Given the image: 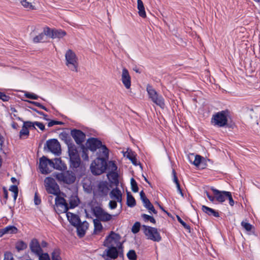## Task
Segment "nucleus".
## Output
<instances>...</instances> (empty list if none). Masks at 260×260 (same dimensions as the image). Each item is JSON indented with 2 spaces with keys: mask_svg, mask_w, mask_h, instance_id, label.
Instances as JSON below:
<instances>
[{
  "mask_svg": "<svg viewBox=\"0 0 260 260\" xmlns=\"http://www.w3.org/2000/svg\"><path fill=\"white\" fill-rule=\"evenodd\" d=\"M52 32L53 29H51L49 27H45L44 28L43 31L42 32V34H44V36L46 35L51 38Z\"/></svg>",
  "mask_w": 260,
  "mask_h": 260,
  "instance_id": "48",
  "label": "nucleus"
},
{
  "mask_svg": "<svg viewBox=\"0 0 260 260\" xmlns=\"http://www.w3.org/2000/svg\"><path fill=\"white\" fill-rule=\"evenodd\" d=\"M140 196L144 206L148 210L149 212H152L156 214L157 213V211L155 210L153 205L150 203V201L147 198L143 191H141L140 192Z\"/></svg>",
  "mask_w": 260,
  "mask_h": 260,
  "instance_id": "14",
  "label": "nucleus"
},
{
  "mask_svg": "<svg viewBox=\"0 0 260 260\" xmlns=\"http://www.w3.org/2000/svg\"><path fill=\"white\" fill-rule=\"evenodd\" d=\"M226 199H228L229 200V204L231 206H234V201L232 198V194L230 192H229V194L228 195Z\"/></svg>",
  "mask_w": 260,
  "mask_h": 260,
  "instance_id": "62",
  "label": "nucleus"
},
{
  "mask_svg": "<svg viewBox=\"0 0 260 260\" xmlns=\"http://www.w3.org/2000/svg\"><path fill=\"white\" fill-rule=\"evenodd\" d=\"M34 125H36L37 126H38L42 131H43L45 129L44 125L42 123H41V122H34Z\"/></svg>",
  "mask_w": 260,
  "mask_h": 260,
  "instance_id": "61",
  "label": "nucleus"
},
{
  "mask_svg": "<svg viewBox=\"0 0 260 260\" xmlns=\"http://www.w3.org/2000/svg\"><path fill=\"white\" fill-rule=\"evenodd\" d=\"M68 152L70 157L79 155L76 147L74 145H69Z\"/></svg>",
  "mask_w": 260,
  "mask_h": 260,
  "instance_id": "33",
  "label": "nucleus"
},
{
  "mask_svg": "<svg viewBox=\"0 0 260 260\" xmlns=\"http://www.w3.org/2000/svg\"><path fill=\"white\" fill-rule=\"evenodd\" d=\"M87 152V149H84L82 151V157L83 159L84 160H88V155Z\"/></svg>",
  "mask_w": 260,
  "mask_h": 260,
  "instance_id": "53",
  "label": "nucleus"
},
{
  "mask_svg": "<svg viewBox=\"0 0 260 260\" xmlns=\"http://www.w3.org/2000/svg\"><path fill=\"white\" fill-rule=\"evenodd\" d=\"M65 64L71 71L78 72V58L76 53L71 49H68L65 53Z\"/></svg>",
  "mask_w": 260,
  "mask_h": 260,
  "instance_id": "1",
  "label": "nucleus"
},
{
  "mask_svg": "<svg viewBox=\"0 0 260 260\" xmlns=\"http://www.w3.org/2000/svg\"><path fill=\"white\" fill-rule=\"evenodd\" d=\"M48 149L53 153L59 155L61 153V148L59 142L56 139H52L47 141Z\"/></svg>",
  "mask_w": 260,
  "mask_h": 260,
  "instance_id": "13",
  "label": "nucleus"
},
{
  "mask_svg": "<svg viewBox=\"0 0 260 260\" xmlns=\"http://www.w3.org/2000/svg\"><path fill=\"white\" fill-rule=\"evenodd\" d=\"M90 170L92 174L100 175L106 170V161L104 158L98 157L91 164Z\"/></svg>",
  "mask_w": 260,
  "mask_h": 260,
  "instance_id": "3",
  "label": "nucleus"
},
{
  "mask_svg": "<svg viewBox=\"0 0 260 260\" xmlns=\"http://www.w3.org/2000/svg\"><path fill=\"white\" fill-rule=\"evenodd\" d=\"M0 99L4 102L8 101L10 97L3 92H0Z\"/></svg>",
  "mask_w": 260,
  "mask_h": 260,
  "instance_id": "57",
  "label": "nucleus"
},
{
  "mask_svg": "<svg viewBox=\"0 0 260 260\" xmlns=\"http://www.w3.org/2000/svg\"><path fill=\"white\" fill-rule=\"evenodd\" d=\"M89 224L87 221H80L75 227L77 229V235L80 237H83L88 228Z\"/></svg>",
  "mask_w": 260,
  "mask_h": 260,
  "instance_id": "20",
  "label": "nucleus"
},
{
  "mask_svg": "<svg viewBox=\"0 0 260 260\" xmlns=\"http://www.w3.org/2000/svg\"><path fill=\"white\" fill-rule=\"evenodd\" d=\"M140 228V223L139 222H136L135 223V224L133 225L132 231L133 233L136 234L137 233L139 230Z\"/></svg>",
  "mask_w": 260,
  "mask_h": 260,
  "instance_id": "47",
  "label": "nucleus"
},
{
  "mask_svg": "<svg viewBox=\"0 0 260 260\" xmlns=\"http://www.w3.org/2000/svg\"><path fill=\"white\" fill-rule=\"evenodd\" d=\"M55 204L54 209L57 214L67 213L68 210V204L64 198L57 196L55 199Z\"/></svg>",
  "mask_w": 260,
  "mask_h": 260,
  "instance_id": "11",
  "label": "nucleus"
},
{
  "mask_svg": "<svg viewBox=\"0 0 260 260\" xmlns=\"http://www.w3.org/2000/svg\"><path fill=\"white\" fill-rule=\"evenodd\" d=\"M79 199L76 196L72 197L70 199V205L71 208H74L77 206L79 204Z\"/></svg>",
  "mask_w": 260,
  "mask_h": 260,
  "instance_id": "37",
  "label": "nucleus"
},
{
  "mask_svg": "<svg viewBox=\"0 0 260 260\" xmlns=\"http://www.w3.org/2000/svg\"><path fill=\"white\" fill-rule=\"evenodd\" d=\"M121 81L126 89H129L131 86V78L128 70L123 68L122 71Z\"/></svg>",
  "mask_w": 260,
  "mask_h": 260,
  "instance_id": "17",
  "label": "nucleus"
},
{
  "mask_svg": "<svg viewBox=\"0 0 260 260\" xmlns=\"http://www.w3.org/2000/svg\"><path fill=\"white\" fill-rule=\"evenodd\" d=\"M102 143L100 140L96 138H91L89 139L86 142V146L88 149L92 151H95L100 149Z\"/></svg>",
  "mask_w": 260,
  "mask_h": 260,
  "instance_id": "15",
  "label": "nucleus"
},
{
  "mask_svg": "<svg viewBox=\"0 0 260 260\" xmlns=\"http://www.w3.org/2000/svg\"><path fill=\"white\" fill-rule=\"evenodd\" d=\"M205 193H206L208 198L211 202H213L215 200V196L214 195V196H210L207 191H206Z\"/></svg>",
  "mask_w": 260,
  "mask_h": 260,
  "instance_id": "64",
  "label": "nucleus"
},
{
  "mask_svg": "<svg viewBox=\"0 0 260 260\" xmlns=\"http://www.w3.org/2000/svg\"><path fill=\"white\" fill-rule=\"evenodd\" d=\"M71 166L75 168L79 167L80 165V158L79 155H76L70 157Z\"/></svg>",
  "mask_w": 260,
  "mask_h": 260,
  "instance_id": "31",
  "label": "nucleus"
},
{
  "mask_svg": "<svg viewBox=\"0 0 260 260\" xmlns=\"http://www.w3.org/2000/svg\"><path fill=\"white\" fill-rule=\"evenodd\" d=\"M13 256L11 253L10 252H6L5 253L4 255V260H12L13 259Z\"/></svg>",
  "mask_w": 260,
  "mask_h": 260,
  "instance_id": "59",
  "label": "nucleus"
},
{
  "mask_svg": "<svg viewBox=\"0 0 260 260\" xmlns=\"http://www.w3.org/2000/svg\"><path fill=\"white\" fill-rule=\"evenodd\" d=\"M142 217L143 218L145 221H150L151 223H155V220L152 216L147 215L146 214H142Z\"/></svg>",
  "mask_w": 260,
  "mask_h": 260,
  "instance_id": "43",
  "label": "nucleus"
},
{
  "mask_svg": "<svg viewBox=\"0 0 260 260\" xmlns=\"http://www.w3.org/2000/svg\"><path fill=\"white\" fill-rule=\"evenodd\" d=\"M117 201L116 200L110 201L109 203V206L111 209H115L117 207Z\"/></svg>",
  "mask_w": 260,
  "mask_h": 260,
  "instance_id": "54",
  "label": "nucleus"
},
{
  "mask_svg": "<svg viewBox=\"0 0 260 260\" xmlns=\"http://www.w3.org/2000/svg\"><path fill=\"white\" fill-rule=\"evenodd\" d=\"M108 177L111 179V182L116 186L119 185V182L118 180V174L116 172H109L108 174Z\"/></svg>",
  "mask_w": 260,
  "mask_h": 260,
  "instance_id": "26",
  "label": "nucleus"
},
{
  "mask_svg": "<svg viewBox=\"0 0 260 260\" xmlns=\"http://www.w3.org/2000/svg\"><path fill=\"white\" fill-rule=\"evenodd\" d=\"M29 246L31 251L36 255H39L43 252V249L41 247L40 244L36 239H32Z\"/></svg>",
  "mask_w": 260,
  "mask_h": 260,
  "instance_id": "18",
  "label": "nucleus"
},
{
  "mask_svg": "<svg viewBox=\"0 0 260 260\" xmlns=\"http://www.w3.org/2000/svg\"><path fill=\"white\" fill-rule=\"evenodd\" d=\"M23 126H25L27 129L30 127L35 128L34 123L30 121L24 122Z\"/></svg>",
  "mask_w": 260,
  "mask_h": 260,
  "instance_id": "56",
  "label": "nucleus"
},
{
  "mask_svg": "<svg viewBox=\"0 0 260 260\" xmlns=\"http://www.w3.org/2000/svg\"><path fill=\"white\" fill-rule=\"evenodd\" d=\"M125 155L131 160H132L133 158L135 157V155L132 151H127L125 153Z\"/></svg>",
  "mask_w": 260,
  "mask_h": 260,
  "instance_id": "55",
  "label": "nucleus"
},
{
  "mask_svg": "<svg viewBox=\"0 0 260 260\" xmlns=\"http://www.w3.org/2000/svg\"><path fill=\"white\" fill-rule=\"evenodd\" d=\"M110 188L107 182H101L98 185V191L101 196H106L108 194Z\"/></svg>",
  "mask_w": 260,
  "mask_h": 260,
  "instance_id": "23",
  "label": "nucleus"
},
{
  "mask_svg": "<svg viewBox=\"0 0 260 260\" xmlns=\"http://www.w3.org/2000/svg\"><path fill=\"white\" fill-rule=\"evenodd\" d=\"M202 210L209 215H213L214 217H218L219 213L218 212L216 211L215 210H213L212 208H210L209 207H208L206 206H203L202 207Z\"/></svg>",
  "mask_w": 260,
  "mask_h": 260,
  "instance_id": "30",
  "label": "nucleus"
},
{
  "mask_svg": "<svg viewBox=\"0 0 260 260\" xmlns=\"http://www.w3.org/2000/svg\"><path fill=\"white\" fill-rule=\"evenodd\" d=\"M9 190L14 193V198L16 199L18 195V188L16 185L11 186Z\"/></svg>",
  "mask_w": 260,
  "mask_h": 260,
  "instance_id": "52",
  "label": "nucleus"
},
{
  "mask_svg": "<svg viewBox=\"0 0 260 260\" xmlns=\"http://www.w3.org/2000/svg\"><path fill=\"white\" fill-rule=\"evenodd\" d=\"M110 197L117 202L121 203L122 201V193L117 187L112 190L110 193Z\"/></svg>",
  "mask_w": 260,
  "mask_h": 260,
  "instance_id": "22",
  "label": "nucleus"
},
{
  "mask_svg": "<svg viewBox=\"0 0 260 260\" xmlns=\"http://www.w3.org/2000/svg\"><path fill=\"white\" fill-rule=\"evenodd\" d=\"M26 246V244L24 242L20 241L17 244L16 248L18 250H21L25 249Z\"/></svg>",
  "mask_w": 260,
  "mask_h": 260,
  "instance_id": "49",
  "label": "nucleus"
},
{
  "mask_svg": "<svg viewBox=\"0 0 260 260\" xmlns=\"http://www.w3.org/2000/svg\"><path fill=\"white\" fill-rule=\"evenodd\" d=\"M94 226V233H98L100 232L102 229L103 226L101 223V221L98 219H93Z\"/></svg>",
  "mask_w": 260,
  "mask_h": 260,
  "instance_id": "34",
  "label": "nucleus"
},
{
  "mask_svg": "<svg viewBox=\"0 0 260 260\" xmlns=\"http://www.w3.org/2000/svg\"><path fill=\"white\" fill-rule=\"evenodd\" d=\"M61 123V122L55 121V120H51L48 123V126L49 127L52 126L54 125L60 124Z\"/></svg>",
  "mask_w": 260,
  "mask_h": 260,
  "instance_id": "60",
  "label": "nucleus"
},
{
  "mask_svg": "<svg viewBox=\"0 0 260 260\" xmlns=\"http://www.w3.org/2000/svg\"><path fill=\"white\" fill-rule=\"evenodd\" d=\"M52 260H61L60 250L55 249L52 253Z\"/></svg>",
  "mask_w": 260,
  "mask_h": 260,
  "instance_id": "39",
  "label": "nucleus"
},
{
  "mask_svg": "<svg viewBox=\"0 0 260 260\" xmlns=\"http://www.w3.org/2000/svg\"><path fill=\"white\" fill-rule=\"evenodd\" d=\"M54 176L58 181L69 184L74 183L76 179L74 173L69 171L55 174Z\"/></svg>",
  "mask_w": 260,
  "mask_h": 260,
  "instance_id": "10",
  "label": "nucleus"
},
{
  "mask_svg": "<svg viewBox=\"0 0 260 260\" xmlns=\"http://www.w3.org/2000/svg\"><path fill=\"white\" fill-rule=\"evenodd\" d=\"M53 165H51V169H55L59 170L64 169L66 166L62 163L61 160L59 158H56L53 161Z\"/></svg>",
  "mask_w": 260,
  "mask_h": 260,
  "instance_id": "25",
  "label": "nucleus"
},
{
  "mask_svg": "<svg viewBox=\"0 0 260 260\" xmlns=\"http://www.w3.org/2000/svg\"><path fill=\"white\" fill-rule=\"evenodd\" d=\"M21 5L28 10L35 9V0H21Z\"/></svg>",
  "mask_w": 260,
  "mask_h": 260,
  "instance_id": "27",
  "label": "nucleus"
},
{
  "mask_svg": "<svg viewBox=\"0 0 260 260\" xmlns=\"http://www.w3.org/2000/svg\"><path fill=\"white\" fill-rule=\"evenodd\" d=\"M44 34L42 32L40 33L38 35L36 36L33 38V42L35 43H38L43 42L44 39Z\"/></svg>",
  "mask_w": 260,
  "mask_h": 260,
  "instance_id": "38",
  "label": "nucleus"
},
{
  "mask_svg": "<svg viewBox=\"0 0 260 260\" xmlns=\"http://www.w3.org/2000/svg\"><path fill=\"white\" fill-rule=\"evenodd\" d=\"M66 216L69 221L74 226H76L81 221L79 217L71 212H67Z\"/></svg>",
  "mask_w": 260,
  "mask_h": 260,
  "instance_id": "21",
  "label": "nucleus"
},
{
  "mask_svg": "<svg viewBox=\"0 0 260 260\" xmlns=\"http://www.w3.org/2000/svg\"><path fill=\"white\" fill-rule=\"evenodd\" d=\"M17 231L18 229L15 226L13 225H9L0 231L1 236L6 234H16Z\"/></svg>",
  "mask_w": 260,
  "mask_h": 260,
  "instance_id": "24",
  "label": "nucleus"
},
{
  "mask_svg": "<svg viewBox=\"0 0 260 260\" xmlns=\"http://www.w3.org/2000/svg\"><path fill=\"white\" fill-rule=\"evenodd\" d=\"M177 218L178 221L182 225V226L187 230H190V226L188 224H187L185 222H184L181 218L179 216H177Z\"/></svg>",
  "mask_w": 260,
  "mask_h": 260,
  "instance_id": "51",
  "label": "nucleus"
},
{
  "mask_svg": "<svg viewBox=\"0 0 260 260\" xmlns=\"http://www.w3.org/2000/svg\"><path fill=\"white\" fill-rule=\"evenodd\" d=\"M29 135V131L27 128H26L25 126H23L22 129L20 131L19 136L21 138L23 137H27Z\"/></svg>",
  "mask_w": 260,
  "mask_h": 260,
  "instance_id": "42",
  "label": "nucleus"
},
{
  "mask_svg": "<svg viewBox=\"0 0 260 260\" xmlns=\"http://www.w3.org/2000/svg\"><path fill=\"white\" fill-rule=\"evenodd\" d=\"M71 136L78 144H80L85 140V135L81 131L74 129L71 131Z\"/></svg>",
  "mask_w": 260,
  "mask_h": 260,
  "instance_id": "16",
  "label": "nucleus"
},
{
  "mask_svg": "<svg viewBox=\"0 0 260 260\" xmlns=\"http://www.w3.org/2000/svg\"><path fill=\"white\" fill-rule=\"evenodd\" d=\"M51 165H53V160L51 159H48L45 156H43L40 159L39 168L42 173H49L51 172Z\"/></svg>",
  "mask_w": 260,
  "mask_h": 260,
  "instance_id": "12",
  "label": "nucleus"
},
{
  "mask_svg": "<svg viewBox=\"0 0 260 260\" xmlns=\"http://www.w3.org/2000/svg\"><path fill=\"white\" fill-rule=\"evenodd\" d=\"M202 158V157L201 156L197 155L194 157V159L193 161V164L197 167L199 166L201 164Z\"/></svg>",
  "mask_w": 260,
  "mask_h": 260,
  "instance_id": "50",
  "label": "nucleus"
},
{
  "mask_svg": "<svg viewBox=\"0 0 260 260\" xmlns=\"http://www.w3.org/2000/svg\"><path fill=\"white\" fill-rule=\"evenodd\" d=\"M26 101L28 103H29L30 104H31L32 105H34V106H36L38 107L39 108L40 107L41 105H42L40 103H38V102H37L30 101Z\"/></svg>",
  "mask_w": 260,
  "mask_h": 260,
  "instance_id": "63",
  "label": "nucleus"
},
{
  "mask_svg": "<svg viewBox=\"0 0 260 260\" xmlns=\"http://www.w3.org/2000/svg\"><path fill=\"white\" fill-rule=\"evenodd\" d=\"M66 35V31L61 29H53V32L52 33V39L58 38L60 39L63 38Z\"/></svg>",
  "mask_w": 260,
  "mask_h": 260,
  "instance_id": "29",
  "label": "nucleus"
},
{
  "mask_svg": "<svg viewBox=\"0 0 260 260\" xmlns=\"http://www.w3.org/2000/svg\"><path fill=\"white\" fill-rule=\"evenodd\" d=\"M24 96L28 99L32 100H37L39 98V96L37 94L28 92H25Z\"/></svg>",
  "mask_w": 260,
  "mask_h": 260,
  "instance_id": "45",
  "label": "nucleus"
},
{
  "mask_svg": "<svg viewBox=\"0 0 260 260\" xmlns=\"http://www.w3.org/2000/svg\"><path fill=\"white\" fill-rule=\"evenodd\" d=\"M117 169V166L114 161H109L108 164L106 163V169L109 172H116Z\"/></svg>",
  "mask_w": 260,
  "mask_h": 260,
  "instance_id": "32",
  "label": "nucleus"
},
{
  "mask_svg": "<svg viewBox=\"0 0 260 260\" xmlns=\"http://www.w3.org/2000/svg\"><path fill=\"white\" fill-rule=\"evenodd\" d=\"M142 229L148 239L155 242H159L161 240V237L156 228L143 225Z\"/></svg>",
  "mask_w": 260,
  "mask_h": 260,
  "instance_id": "8",
  "label": "nucleus"
},
{
  "mask_svg": "<svg viewBox=\"0 0 260 260\" xmlns=\"http://www.w3.org/2000/svg\"><path fill=\"white\" fill-rule=\"evenodd\" d=\"M127 205L130 207H133L136 205V201L134 198L129 193L127 195Z\"/></svg>",
  "mask_w": 260,
  "mask_h": 260,
  "instance_id": "36",
  "label": "nucleus"
},
{
  "mask_svg": "<svg viewBox=\"0 0 260 260\" xmlns=\"http://www.w3.org/2000/svg\"><path fill=\"white\" fill-rule=\"evenodd\" d=\"M107 249L105 250L102 257L105 260H112L116 259L118 255L123 253L122 248H116L114 247H106Z\"/></svg>",
  "mask_w": 260,
  "mask_h": 260,
  "instance_id": "6",
  "label": "nucleus"
},
{
  "mask_svg": "<svg viewBox=\"0 0 260 260\" xmlns=\"http://www.w3.org/2000/svg\"><path fill=\"white\" fill-rule=\"evenodd\" d=\"M131 184L132 190L135 192H138L139 188L137 185V183L135 180L133 178L131 179Z\"/></svg>",
  "mask_w": 260,
  "mask_h": 260,
  "instance_id": "40",
  "label": "nucleus"
},
{
  "mask_svg": "<svg viewBox=\"0 0 260 260\" xmlns=\"http://www.w3.org/2000/svg\"><path fill=\"white\" fill-rule=\"evenodd\" d=\"M241 225L247 231H250L253 227V226L251 224H250L249 223H248L245 221H242Z\"/></svg>",
  "mask_w": 260,
  "mask_h": 260,
  "instance_id": "44",
  "label": "nucleus"
},
{
  "mask_svg": "<svg viewBox=\"0 0 260 260\" xmlns=\"http://www.w3.org/2000/svg\"><path fill=\"white\" fill-rule=\"evenodd\" d=\"M94 215L96 217V219L100 221L106 222L110 221L112 218V215L106 212L101 207L96 206L92 208Z\"/></svg>",
  "mask_w": 260,
  "mask_h": 260,
  "instance_id": "9",
  "label": "nucleus"
},
{
  "mask_svg": "<svg viewBox=\"0 0 260 260\" xmlns=\"http://www.w3.org/2000/svg\"><path fill=\"white\" fill-rule=\"evenodd\" d=\"M137 8L139 10L138 14L139 16L142 18H145L146 17V14L144 4L142 0H137Z\"/></svg>",
  "mask_w": 260,
  "mask_h": 260,
  "instance_id": "28",
  "label": "nucleus"
},
{
  "mask_svg": "<svg viewBox=\"0 0 260 260\" xmlns=\"http://www.w3.org/2000/svg\"><path fill=\"white\" fill-rule=\"evenodd\" d=\"M100 152V156L103 157H108L109 155V151L108 148L106 147L105 145H103L101 146L100 148L99 149Z\"/></svg>",
  "mask_w": 260,
  "mask_h": 260,
  "instance_id": "35",
  "label": "nucleus"
},
{
  "mask_svg": "<svg viewBox=\"0 0 260 260\" xmlns=\"http://www.w3.org/2000/svg\"><path fill=\"white\" fill-rule=\"evenodd\" d=\"M120 240V236L113 232H111L110 235L107 236L105 240L104 245L105 247L122 248V244Z\"/></svg>",
  "mask_w": 260,
  "mask_h": 260,
  "instance_id": "5",
  "label": "nucleus"
},
{
  "mask_svg": "<svg viewBox=\"0 0 260 260\" xmlns=\"http://www.w3.org/2000/svg\"><path fill=\"white\" fill-rule=\"evenodd\" d=\"M213 194L215 196V200L217 201L222 203L226 199L228 195L229 194V191H219L216 189L212 188Z\"/></svg>",
  "mask_w": 260,
  "mask_h": 260,
  "instance_id": "19",
  "label": "nucleus"
},
{
  "mask_svg": "<svg viewBox=\"0 0 260 260\" xmlns=\"http://www.w3.org/2000/svg\"><path fill=\"white\" fill-rule=\"evenodd\" d=\"M34 202L35 204L37 205H38L41 204V200L40 199V198L38 197V193L36 192L35 194V197H34Z\"/></svg>",
  "mask_w": 260,
  "mask_h": 260,
  "instance_id": "58",
  "label": "nucleus"
},
{
  "mask_svg": "<svg viewBox=\"0 0 260 260\" xmlns=\"http://www.w3.org/2000/svg\"><path fill=\"white\" fill-rule=\"evenodd\" d=\"M229 113L226 111L218 112L212 116L211 122L215 126L223 127L228 124Z\"/></svg>",
  "mask_w": 260,
  "mask_h": 260,
  "instance_id": "2",
  "label": "nucleus"
},
{
  "mask_svg": "<svg viewBox=\"0 0 260 260\" xmlns=\"http://www.w3.org/2000/svg\"><path fill=\"white\" fill-rule=\"evenodd\" d=\"M44 185L47 192L56 196L60 192L59 186L55 180L51 177H47L44 180Z\"/></svg>",
  "mask_w": 260,
  "mask_h": 260,
  "instance_id": "7",
  "label": "nucleus"
},
{
  "mask_svg": "<svg viewBox=\"0 0 260 260\" xmlns=\"http://www.w3.org/2000/svg\"><path fill=\"white\" fill-rule=\"evenodd\" d=\"M127 256L130 260H136L137 259V255L134 250H130L127 253Z\"/></svg>",
  "mask_w": 260,
  "mask_h": 260,
  "instance_id": "41",
  "label": "nucleus"
},
{
  "mask_svg": "<svg viewBox=\"0 0 260 260\" xmlns=\"http://www.w3.org/2000/svg\"><path fill=\"white\" fill-rule=\"evenodd\" d=\"M146 90L149 98L156 105L161 108L165 106L164 99L161 95H159L156 90L150 85H147Z\"/></svg>",
  "mask_w": 260,
  "mask_h": 260,
  "instance_id": "4",
  "label": "nucleus"
},
{
  "mask_svg": "<svg viewBox=\"0 0 260 260\" xmlns=\"http://www.w3.org/2000/svg\"><path fill=\"white\" fill-rule=\"evenodd\" d=\"M37 255L39 257V260H50V256L47 253H43V252Z\"/></svg>",
  "mask_w": 260,
  "mask_h": 260,
  "instance_id": "46",
  "label": "nucleus"
}]
</instances>
